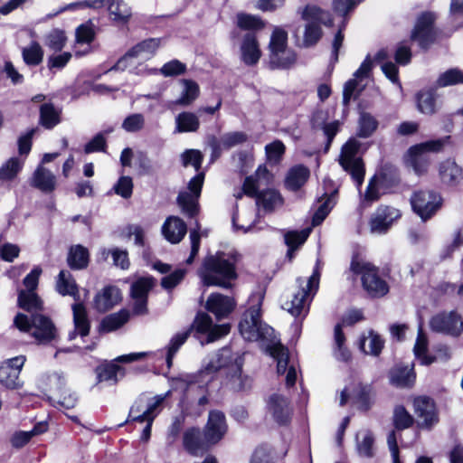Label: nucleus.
Listing matches in <instances>:
<instances>
[{"label":"nucleus","instance_id":"nucleus-38","mask_svg":"<svg viewBox=\"0 0 463 463\" xmlns=\"http://www.w3.org/2000/svg\"><path fill=\"white\" fill-rule=\"evenodd\" d=\"M175 133L195 132L200 127L199 118L193 112L179 113L175 119Z\"/></svg>","mask_w":463,"mask_h":463},{"label":"nucleus","instance_id":"nucleus-60","mask_svg":"<svg viewBox=\"0 0 463 463\" xmlns=\"http://www.w3.org/2000/svg\"><path fill=\"white\" fill-rule=\"evenodd\" d=\"M66 40L63 31L54 29L46 35L45 45L53 52H60L64 47Z\"/></svg>","mask_w":463,"mask_h":463},{"label":"nucleus","instance_id":"nucleus-33","mask_svg":"<svg viewBox=\"0 0 463 463\" xmlns=\"http://www.w3.org/2000/svg\"><path fill=\"white\" fill-rule=\"evenodd\" d=\"M109 14L116 24H127L132 16V9L123 0H110Z\"/></svg>","mask_w":463,"mask_h":463},{"label":"nucleus","instance_id":"nucleus-16","mask_svg":"<svg viewBox=\"0 0 463 463\" xmlns=\"http://www.w3.org/2000/svg\"><path fill=\"white\" fill-rule=\"evenodd\" d=\"M434 21V14L423 13L417 19L416 24L411 33V40L417 41L419 45L423 49H427L434 41V33L432 28Z\"/></svg>","mask_w":463,"mask_h":463},{"label":"nucleus","instance_id":"nucleus-15","mask_svg":"<svg viewBox=\"0 0 463 463\" xmlns=\"http://www.w3.org/2000/svg\"><path fill=\"white\" fill-rule=\"evenodd\" d=\"M226 431L227 424L224 413L217 410L211 411L203 428L206 442L212 445L218 443L223 438Z\"/></svg>","mask_w":463,"mask_h":463},{"label":"nucleus","instance_id":"nucleus-19","mask_svg":"<svg viewBox=\"0 0 463 463\" xmlns=\"http://www.w3.org/2000/svg\"><path fill=\"white\" fill-rule=\"evenodd\" d=\"M235 306L236 303L232 298L221 293H213L206 300L205 308L220 320L231 314Z\"/></svg>","mask_w":463,"mask_h":463},{"label":"nucleus","instance_id":"nucleus-22","mask_svg":"<svg viewBox=\"0 0 463 463\" xmlns=\"http://www.w3.org/2000/svg\"><path fill=\"white\" fill-rule=\"evenodd\" d=\"M74 329L68 334L70 341L76 338L77 335L81 337L90 334V323L88 317L87 310L82 303H75L72 305Z\"/></svg>","mask_w":463,"mask_h":463},{"label":"nucleus","instance_id":"nucleus-58","mask_svg":"<svg viewBox=\"0 0 463 463\" xmlns=\"http://www.w3.org/2000/svg\"><path fill=\"white\" fill-rule=\"evenodd\" d=\"M24 162L16 157L10 158L0 168V179L11 180L21 171Z\"/></svg>","mask_w":463,"mask_h":463},{"label":"nucleus","instance_id":"nucleus-51","mask_svg":"<svg viewBox=\"0 0 463 463\" xmlns=\"http://www.w3.org/2000/svg\"><path fill=\"white\" fill-rule=\"evenodd\" d=\"M310 229H305L300 232H288L285 234V243L288 247V255L292 258V251L301 246L307 239Z\"/></svg>","mask_w":463,"mask_h":463},{"label":"nucleus","instance_id":"nucleus-36","mask_svg":"<svg viewBox=\"0 0 463 463\" xmlns=\"http://www.w3.org/2000/svg\"><path fill=\"white\" fill-rule=\"evenodd\" d=\"M90 254L87 248L82 245L71 246L69 250L67 262L72 269H83L89 264Z\"/></svg>","mask_w":463,"mask_h":463},{"label":"nucleus","instance_id":"nucleus-43","mask_svg":"<svg viewBox=\"0 0 463 463\" xmlns=\"http://www.w3.org/2000/svg\"><path fill=\"white\" fill-rule=\"evenodd\" d=\"M129 319L128 311L122 309L104 317L99 325L100 332H112L121 327Z\"/></svg>","mask_w":463,"mask_h":463},{"label":"nucleus","instance_id":"nucleus-44","mask_svg":"<svg viewBox=\"0 0 463 463\" xmlns=\"http://www.w3.org/2000/svg\"><path fill=\"white\" fill-rule=\"evenodd\" d=\"M296 61L297 55L291 49L269 54V67L271 69H288L296 63Z\"/></svg>","mask_w":463,"mask_h":463},{"label":"nucleus","instance_id":"nucleus-42","mask_svg":"<svg viewBox=\"0 0 463 463\" xmlns=\"http://www.w3.org/2000/svg\"><path fill=\"white\" fill-rule=\"evenodd\" d=\"M439 175L443 183L452 185L462 178V170L455 162L447 160L440 164Z\"/></svg>","mask_w":463,"mask_h":463},{"label":"nucleus","instance_id":"nucleus-47","mask_svg":"<svg viewBox=\"0 0 463 463\" xmlns=\"http://www.w3.org/2000/svg\"><path fill=\"white\" fill-rule=\"evenodd\" d=\"M427 347V337L423 334L421 326H420L418 337L414 345V354L422 365H430L436 361V357L426 354Z\"/></svg>","mask_w":463,"mask_h":463},{"label":"nucleus","instance_id":"nucleus-14","mask_svg":"<svg viewBox=\"0 0 463 463\" xmlns=\"http://www.w3.org/2000/svg\"><path fill=\"white\" fill-rule=\"evenodd\" d=\"M269 354L277 361V371L279 374L287 373L286 384L293 386L297 381V371L294 365L290 364L288 351L280 343L273 344L268 347Z\"/></svg>","mask_w":463,"mask_h":463},{"label":"nucleus","instance_id":"nucleus-53","mask_svg":"<svg viewBox=\"0 0 463 463\" xmlns=\"http://www.w3.org/2000/svg\"><path fill=\"white\" fill-rule=\"evenodd\" d=\"M100 254L104 260H107L109 256L111 255L113 259V264L117 267H120L122 269H126L129 266L127 250H123L118 248H114L112 250L102 249L100 250Z\"/></svg>","mask_w":463,"mask_h":463},{"label":"nucleus","instance_id":"nucleus-27","mask_svg":"<svg viewBox=\"0 0 463 463\" xmlns=\"http://www.w3.org/2000/svg\"><path fill=\"white\" fill-rule=\"evenodd\" d=\"M389 379L391 384L399 388H411L413 386L416 379V374L413 369V364L411 365H397L393 367L389 373Z\"/></svg>","mask_w":463,"mask_h":463},{"label":"nucleus","instance_id":"nucleus-9","mask_svg":"<svg viewBox=\"0 0 463 463\" xmlns=\"http://www.w3.org/2000/svg\"><path fill=\"white\" fill-rule=\"evenodd\" d=\"M351 269L362 276L364 288L373 297L384 296L389 288L386 282L378 275V269L368 262L353 260Z\"/></svg>","mask_w":463,"mask_h":463},{"label":"nucleus","instance_id":"nucleus-29","mask_svg":"<svg viewBox=\"0 0 463 463\" xmlns=\"http://www.w3.org/2000/svg\"><path fill=\"white\" fill-rule=\"evenodd\" d=\"M301 18L307 24H324L326 26L333 25L331 14L315 5H307L299 12Z\"/></svg>","mask_w":463,"mask_h":463},{"label":"nucleus","instance_id":"nucleus-18","mask_svg":"<svg viewBox=\"0 0 463 463\" xmlns=\"http://www.w3.org/2000/svg\"><path fill=\"white\" fill-rule=\"evenodd\" d=\"M268 411L278 424H287L291 419L292 408L289 402L280 394L270 395L268 401Z\"/></svg>","mask_w":463,"mask_h":463},{"label":"nucleus","instance_id":"nucleus-34","mask_svg":"<svg viewBox=\"0 0 463 463\" xmlns=\"http://www.w3.org/2000/svg\"><path fill=\"white\" fill-rule=\"evenodd\" d=\"M57 381L59 384L58 391L51 400L64 409L74 408L77 404L78 397L74 392H71L70 390L65 388V382L61 376H57Z\"/></svg>","mask_w":463,"mask_h":463},{"label":"nucleus","instance_id":"nucleus-59","mask_svg":"<svg viewBox=\"0 0 463 463\" xmlns=\"http://www.w3.org/2000/svg\"><path fill=\"white\" fill-rule=\"evenodd\" d=\"M417 106L424 114H433L435 109V97L432 91H421L417 95Z\"/></svg>","mask_w":463,"mask_h":463},{"label":"nucleus","instance_id":"nucleus-64","mask_svg":"<svg viewBox=\"0 0 463 463\" xmlns=\"http://www.w3.org/2000/svg\"><path fill=\"white\" fill-rule=\"evenodd\" d=\"M265 152L268 160L277 164L285 153V146L280 140H275L265 146Z\"/></svg>","mask_w":463,"mask_h":463},{"label":"nucleus","instance_id":"nucleus-24","mask_svg":"<svg viewBox=\"0 0 463 463\" xmlns=\"http://www.w3.org/2000/svg\"><path fill=\"white\" fill-rule=\"evenodd\" d=\"M243 359L241 355H236L234 364H232V370L227 375V385L233 391H244L250 387L251 380L248 375H244L241 371Z\"/></svg>","mask_w":463,"mask_h":463},{"label":"nucleus","instance_id":"nucleus-11","mask_svg":"<svg viewBox=\"0 0 463 463\" xmlns=\"http://www.w3.org/2000/svg\"><path fill=\"white\" fill-rule=\"evenodd\" d=\"M430 327L433 332L458 337L463 333V320L456 311H444L430 318Z\"/></svg>","mask_w":463,"mask_h":463},{"label":"nucleus","instance_id":"nucleus-7","mask_svg":"<svg viewBox=\"0 0 463 463\" xmlns=\"http://www.w3.org/2000/svg\"><path fill=\"white\" fill-rule=\"evenodd\" d=\"M359 148L360 143L354 138H350L342 146L338 160L340 165L351 175L357 185L362 184L364 177V165L358 156Z\"/></svg>","mask_w":463,"mask_h":463},{"label":"nucleus","instance_id":"nucleus-28","mask_svg":"<svg viewBox=\"0 0 463 463\" xmlns=\"http://www.w3.org/2000/svg\"><path fill=\"white\" fill-rule=\"evenodd\" d=\"M30 184L43 193L49 194L56 188V177L50 170L40 165L33 172Z\"/></svg>","mask_w":463,"mask_h":463},{"label":"nucleus","instance_id":"nucleus-52","mask_svg":"<svg viewBox=\"0 0 463 463\" xmlns=\"http://www.w3.org/2000/svg\"><path fill=\"white\" fill-rule=\"evenodd\" d=\"M358 137L366 138L372 136L378 127V121L371 114L362 112L358 120Z\"/></svg>","mask_w":463,"mask_h":463},{"label":"nucleus","instance_id":"nucleus-21","mask_svg":"<svg viewBox=\"0 0 463 463\" xmlns=\"http://www.w3.org/2000/svg\"><path fill=\"white\" fill-rule=\"evenodd\" d=\"M183 445L191 455L200 456L203 455L212 444L206 442L204 436L202 438L199 428L193 427L184 431Z\"/></svg>","mask_w":463,"mask_h":463},{"label":"nucleus","instance_id":"nucleus-37","mask_svg":"<svg viewBox=\"0 0 463 463\" xmlns=\"http://www.w3.org/2000/svg\"><path fill=\"white\" fill-rule=\"evenodd\" d=\"M256 203L265 212L270 213L282 205L283 199L280 194L276 190L267 189L260 192V194L257 196Z\"/></svg>","mask_w":463,"mask_h":463},{"label":"nucleus","instance_id":"nucleus-17","mask_svg":"<svg viewBox=\"0 0 463 463\" xmlns=\"http://www.w3.org/2000/svg\"><path fill=\"white\" fill-rule=\"evenodd\" d=\"M400 216L401 213L398 209L391 206L381 205L372 215L370 220V230L373 233H385L390 229L392 222L400 218Z\"/></svg>","mask_w":463,"mask_h":463},{"label":"nucleus","instance_id":"nucleus-57","mask_svg":"<svg viewBox=\"0 0 463 463\" xmlns=\"http://www.w3.org/2000/svg\"><path fill=\"white\" fill-rule=\"evenodd\" d=\"M153 287L154 279L152 278L138 279L131 285V297L147 298V295Z\"/></svg>","mask_w":463,"mask_h":463},{"label":"nucleus","instance_id":"nucleus-32","mask_svg":"<svg viewBox=\"0 0 463 463\" xmlns=\"http://www.w3.org/2000/svg\"><path fill=\"white\" fill-rule=\"evenodd\" d=\"M309 169L302 165L293 166L288 173L285 185L291 191L298 190L308 179Z\"/></svg>","mask_w":463,"mask_h":463},{"label":"nucleus","instance_id":"nucleus-8","mask_svg":"<svg viewBox=\"0 0 463 463\" xmlns=\"http://www.w3.org/2000/svg\"><path fill=\"white\" fill-rule=\"evenodd\" d=\"M204 182V173L194 176L187 184V190L178 194L176 202L181 211L187 217L193 218L200 212L199 198Z\"/></svg>","mask_w":463,"mask_h":463},{"label":"nucleus","instance_id":"nucleus-50","mask_svg":"<svg viewBox=\"0 0 463 463\" xmlns=\"http://www.w3.org/2000/svg\"><path fill=\"white\" fill-rule=\"evenodd\" d=\"M360 347L365 354L378 355L383 347V341L380 335L371 331L368 336L361 340Z\"/></svg>","mask_w":463,"mask_h":463},{"label":"nucleus","instance_id":"nucleus-26","mask_svg":"<svg viewBox=\"0 0 463 463\" xmlns=\"http://www.w3.org/2000/svg\"><path fill=\"white\" fill-rule=\"evenodd\" d=\"M185 222L177 216L168 217L162 226L164 237L171 243L180 242L186 234Z\"/></svg>","mask_w":463,"mask_h":463},{"label":"nucleus","instance_id":"nucleus-54","mask_svg":"<svg viewBox=\"0 0 463 463\" xmlns=\"http://www.w3.org/2000/svg\"><path fill=\"white\" fill-rule=\"evenodd\" d=\"M288 34L280 28H276L270 37L269 44L270 54L279 53L286 50H289L287 47Z\"/></svg>","mask_w":463,"mask_h":463},{"label":"nucleus","instance_id":"nucleus-35","mask_svg":"<svg viewBox=\"0 0 463 463\" xmlns=\"http://www.w3.org/2000/svg\"><path fill=\"white\" fill-rule=\"evenodd\" d=\"M56 289L62 296H71L75 300L79 299L78 286L71 274L67 270H61L57 280Z\"/></svg>","mask_w":463,"mask_h":463},{"label":"nucleus","instance_id":"nucleus-13","mask_svg":"<svg viewBox=\"0 0 463 463\" xmlns=\"http://www.w3.org/2000/svg\"><path fill=\"white\" fill-rule=\"evenodd\" d=\"M26 361L24 355L5 360L0 365V383L8 389H17L23 385L19 375Z\"/></svg>","mask_w":463,"mask_h":463},{"label":"nucleus","instance_id":"nucleus-49","mask_svg":"<svg viewBox=\"0 0 463 463\" xmlns=\"http://www.w3.org/2000/svg\"><path fill=\"white\" fill-rule=\"evenodd\" d=\"M20 307L27 311H37L42 309V300L34 291L21 290L18 295Z\"/></svg>","mask_w":463,"mask_h":463},{"label":"nucleus","instance_id":"nucleus-3","mask_svg":"<svg viewBox=\"0 0 463 463\" xmlns=\"http://www.w3.org/2000/svg\"><path fill=\"white\" fill-rule=\"evenodd\" d=\"M262 299L263 294L260 292L254 293L250 297V306L243 314L239 324L241 335L248 341L270 340L273 337L274 329L260 320Z\"/></svg>","mask_w":463,"mask_h":463},{"label":"nucleus","instance_id":"nucleus-4","mask_svg":"<svg viewBox=\"0 0 463 463\" xmlns=\"http://www.w3.org/2000/svg\"><path fill=\"white\" fill-rule=\"evenodd\" d=\"M14 326L22 332L33 329L32 335L38 344H48L54 340L57 330L52 320L41 314H33L31 319L24 314L19 313L14 320Z\"/></svg>","mask_w":463,"mask_h":463},{"label":"nucleus","instance_id":"nucleus-2","mask_svg":"<svg viewBox=\"0 0 463 463\" xmlns=\"http://www.w3.org/2000/svg\"><path fill=\"white\" fill-rule=\"evenodd\" d=\"M193 328L199 333H208L206 343H212L228 335L231 326L229 324L213 326V320L208 314L199 313L189 329L177 333L171 338L166 354V364L168 368L172 366L175 354L185 343Z\"/></svg>","mask_w":463,"mask_h":463},{"label":"nucleus","instance_id":"nucleus-63","mask_svg":"<svg viewBox=\"0 0 463 463\" xmlns=\"http://www.w3.org/2000/svg\"><path fill=\"white\" fill-rule=\"evenodd\" d=\"M238 26L245 30H256L263 27L262 21L256 15L239 14L237 15Z\"/></svg>","mask_w":463,"mask_h":463},{"label":"nucleus","instance_id":"nucleus-55","mask_svg":"<svg viewBox=\"0 0 463 463\" xmlns=\"http://www.w3.org/2000/svg\"><path fill=\"white\" fill-rule=\"evenodd\" d=\"M23 58L28 65H38L43 58V51L40 44L33 42L28 47L23 50Z\"/></svg>","mask_w":463,"mask_h":463},{"label":"nucleus","instance_id":"nucleus-23","mask_svg":"<svg viewBox=\"0 0 463 463\" xmlns=\"http://www.w3.org/2000/svg\"><path fill=\"white\" fill-rule=\"evenodd\" d=\"M413 405L415 413L420 419L419 424L421 427L429 428L437 422L438 418L435 411V406L430 398L418 397L414 400Z\"/></svg>","mask_w":463,"mask_h":463},{"label":"nucleus","instance_id":"nucleus-20","mask_svg":"<svg viewBox=\"0 0 463 463\" xmlns=\"http://www.w3.org/2000/svg\"><path fill=\"white\" fill-rule=\"evenodd\" d=\"M372 71L370 55H367L358 70L354 73V78L345 82L343 90V103L348 105L353 96H355L359 88V81L369 76Z\"/></svg>","mask_w":463,"mask_h":463},{"label":"nucleus","instance_id":"nucleus-31","mask_svg":"<svg viewBox=\"0 0 463 463\" xmlns=\"http://www.w3.org/2000/svg\"><path fill=\"white\" fill-rule=\"evenodd\" d=\"M241 60L247 65L256 64L260 58V50L253 33H247L241 46Z\"/></svg>","mask_w":463,"mask_h":463},{"label":"nucleus","instance_id":"nucleus-12","mask_svg":"<svg viewBox=\"0 0 463 463\" xmlns=\"http://www.w3.org/2000/svg\"><path fill=\"white\" fill-rule=\"evenodd\" d=\"M146 355L147 353L139 352L118 356L113 362L101 365L98 368V377L99 381H108L116 383L120 378L124 377L125 369L115 362L132 363L143 359Z\"/></svg>","mask_w":463,"mask_h":463},{"label":"nucleus","instance_id":"nucleus-1","mask_svg":"<svg viewBox=\"0 0 463 463\" xmlns=\"http://www.w3.org/2000/svg\"><path fill=\"white\" fill-rule=\"evenodd\" d=\"M198 275L203 286L230 288L237 278L235 260L224 252L209 255L203 260Z\"/></svg>","mask_w":463,"mask_h":463},{"label":"nucleus","instance_id":"nucleus-61","mask_svg":"<svg viewBox=\"0 0 463 463\" xmlns=\"http://www.w3.org/2000/svg\"><path fill=\"white\" fill-rule=\"evenodd\" d=\"M112 131V128H109L104 132H99L97 135H95L93 138L85 145L84 152L86 154H90L94 152L105 151L107 146L105 135L109 134Z\"/></svg>","mask_w":463,"mask_h":463},{"label":"nucleus","instance_id":"nucleus-5","mask_svg":"<svg viewBox=\"0 0 463 463\" xmlns=\"http://www.w3.org/2000/svg\"><path fill=\"white\" fill-rule=\"evenodd\" d=\"M320 267L317 260L313 274L308 278L306 286L302 279H298L299 290L292 295L291 299L285 301L282 307L294 317L301 316L306 313L308 307L309 298L317 292L319 286Z\"/></svg>","mask_w":463,"mask_h":463},{"label":"nucleus","instance_id":"nucleus-6","mask_svg":"<svg viewBox=\"0 0 463 463\" xmlns=\"http://www.w3.org/2000/svg\"><path fill=\"white\" fill-rule=\"evenodd\" d=\"M449 139V137H446L412 146L407 153V164L413 168L417 175L424 174L429 165L427 154L440 152Z\"/></svg>","mask_w":463,"mask_h":463},{"label":"nucleus","instance_id":"nucleus-40","mask_svg":"<svg viewBox=\"0 0 463 463\" xmlns=\"http://www.w3.org/2000/svg\"><path fill=\"white\" fill-rule=\"evenodd\" d=\"M183 90L180 97L172 102V105L187 107L199 96V86L192 80H182Z\"/></svg>","mask_w":463,"mask_h":463},{"label":"nucleus","instance_id":"nucleus-10","mask_svg":"<svg viewBox=\"0 0 463 463\" xmlns=\"http://www.w3.org/2000/svg\"><path fill=\"white\" fill-rule=\"evenodd\" d=\"M413 212L423 221L430 219L441 207L442 199L432 191H417L411 197Z\"/></svg>","mask_w":463,"mask_h":463},{"label":"nucleus","instance_id":"nucleus-45","mask_svg":"<svg viewBox=\"0 0 463 463\" xmlns=\"http://www.w3.org/2000/svg\"><path fill=\"white\" fill-rule=\"evenodd\" d=\"M60 113L52 103H44L40 108V122L48 129L54 128L60 123Z\"/></svg>","mask_w":463,"mask_h":463},{"label":"nucleus","instance_id":"nucleus-30","mask_svg":"<svg viewBox=\"0 0 463 463\" xmlns=\"http://www.w3.org/2000/svg\"><path fill=\"white\" fill-rule=\"evenodd\" d=\"M121 299L120 292L116 287H106L94 298V307L99 312H106Z\"/></svg>","mask_w":463,"mask_h":463},{"label":"nucleus","instance_id":"nucleus-48","mask_svg":"<svg viewBox=\"0 0 463 463\" xmlns=\"http://www.w3.org/2000/svg\"><path fill=\"white\" fill-rule=\"evenodd\" d=\"M373 392L370 385L358 384L355 388L353 400L359 404V408L367 411L373 402Z\"/></svg>","mask_w":463,"mask_h":463},{"label":"nucleus","instance_id":"nucleus-46","mask_svg":"<svg viewBox=\"0 0 463 463\" xmlns=\"http://www.w3.org/2000/svg\"><path fill=\"white\" fill-rule=\"evenodd\" d=\"M356 448L361 457L372 458L373 456L374 437L370 430H364L356 435Z\"/></svg>","mask_w":463,"mask_h":463},{"label":"nucleus","instance_id":"nucleus-25","mask_svg":"<svg viewBox=\"0 0 463 463\" xmlns=\"http://www.w3.org/2000/svg\"><path fill=\"white\" fill-rule=\"evenodd\" d=\"M234 359L230 348H222L209 358L203 372L210 374L217 373L221 369H228L229 373L232 370V364H234Z\"/></svg>","mask_w":463,"mask_h":463},{"label":"nucleus","instance_id":"nucleus-41","mask_svg":"<svg viewBox=\"0 0 463 463\" xmlns=\"http://www.w3.org/2000/svg\"><path fill=\"white\" fill-rule=\"evenodd\" d=\"M160 43L161 40L158 38L144 40L130 49L131 53L136 59L148 60L156 54Z\"/></svg>","mask_w":463,"mask_h":463},{"label":"nucleus","instance_id":"nucleus-62","mask_svg":"<svg viewBox=\"0 0 463 463\" xmlns=\"http://www.w3.org/2000/svg\"><path fill=\"white\" fill-rule=\"evenodd\" d=\"M159 71L165 77L179 76L185 73L186 65L178 60H172L165 63Z\"/></svg>","mask_w":463,"mask_h":463},{"label":"nucleus","instance_id":"nucleus-39","mask_svg":"<svg viewBox=\"0 0 463 463\" xmlns=\"http://www.w3.org/2000/svg\"><path fill=\"white\" fill-rule=\"evenodd\" d=\"M269 176V173L268 169L265 166H259L256 170L255 176L250 175L245 178V181L242 185V191L243 194L252 197L256 198L260 194V192H258L259 186H260V179H268Z\"/></svg>","mask_w":463,"mask_h":463},{"label":"nucleus","instance_id":"nucleus-56","mask_svg":"<svg viewBox=\"0 0 463 463\" xmlns=\"http://www.w3.org/2000/svg\"><path fill=\"white\" fill-rule=\"evenodd\" d=\"M458 83H463V72L456 68L449 69L440 74L436 81V85L440 88Z\"/></svg>","mask_w":463,"mask_h":463}]
</instances>
